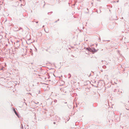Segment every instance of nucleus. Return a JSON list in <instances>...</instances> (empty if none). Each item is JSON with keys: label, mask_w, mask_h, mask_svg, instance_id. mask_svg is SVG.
Segmentation results:
<instances>
[{"label": "nucleus", "mask_w": 129, "mask_h": 129, "mask_svg": "<svg viewBox=\"0 0 129 129\" xmlns=\"http://www.w3.org/2000/svg\"><path fill=\"white\" fill-rule=\"evenodd\" d=\"M14 111L15 113V114L17 115V116L18 117H19L18 116V114H17V113L16 111L15 110V109H14Z\"/></svg>", "instance_id": "f257e3e1"}, {"label": "nucleus", "mask_w": 129, "mask_h": 129, "mask_svg": "<svg viewBox=\"0 0 129 129\" xmlns=\"http://www.w3.org/2000/svg\"><path fill=\"white\" fill-rule=\"evenodd\" d=\"M54 124H55V122H54Z\"/></svg>", "instance_id": "f03ea898"}]
</instances>
